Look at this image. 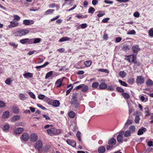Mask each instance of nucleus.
<instances>
[{
  "label": "nucleus",
  "mask_w": 153,
  "mask_h": 153,
  "mask_svg": "<svg viewBox=\"0 0 153 153\" xmlns=\"http://www.w3.org/2000/svg\"><path fill=\"white\" fill-rule=\"evenodd\" d=\"M30 30L25 29H20L14 32L13 34L15 36L21 37L27 34L30 32Z\"/></svg>",
  "instance_id": "nucleus-1"
},
{
  "label": "nucleus",
  "mask_w": 153,
  "mask_h": 153,
  "mask_svg": "<svg viewBox=\"0 0 153 153\" xmlns=\"http://www.w3.org/2000/svg\"><path fill=\"white\" fill-rule=\"evenodd\" d=\"M77 94L75 93L73 94L72 98L71 100V103L72 104L75 105L76 108L78 107L79 104L77 102Z\"/></svg>",
  "instance_id": "nucleus-2"
},
{
  "label": "nucleus",
  "mask_w": 153,
  "mask_h": 153,
  "mask_svg": "<svg viewBox=\"0 0 153 153\" xmlns=\"http://www.w3.org/2000/svg\"><path fill=\"white\" fill-rule=\"evenodd\" d=\"M57 129L55 128H52L51 129H48L47 131L48 134L51 136L55 134L56 133Z\"/></svg>",
  "instance_id": "nucleus-3"
},
{
  "label": "nucleus",
  "mask_w": 153,
  "mask_h": 153,
  "mask_svg": "<svg viewBox=\"0 0 153 153\" xmlns=\"http://www.w3.org/2000/svg\"><path fill=\"white\" fill-rule=\"evenodd\" d=\"M144 78L142 76H138L137 77L136 82L138 84H142L144 83Z\"/></svg>",
  "instance_id": "nucleus-4"
},
{
  "label": "nucleus",
  "mask_w": 153,
  "mask_h": 153,
  "mask_svg": "<svg viewBox=\"0 0 153 153\" xmlns=\"http://www.w3.org/2000/svg\"><path fill=\"white\" fill-rule=\"evenodd\" d=\"M42 147V143L41 141L40 140H38L34 145L35 148L38 150H39L41 149Z\"/></svg>",
  "instance_id": "nucleus-5"
},
{
  "label": "nucleus",
  "mask_w": 153,
  "mask_h": 153,
  "mask_svg": "<svg viewBox=\"0 0 153 153\" xmlns=\"http://www.w3.org/2000/svg\"><path fill=\"white\" fill-rule=\"evenodd\" d=\"M10 24L8 26V27L10 28H12L17 27L19 25L18 22L13 21L10 22Z\"/></svg>",
  "instance_id": "nucleus-6"
},
{
  "label": "nucleus",
  "mask_w": 153,
  "mask_h": 153,
  "mask_svg": "<svg viewBox=\"0 0 153 153\" xmlns=\"http://www.w3.org/2000/svg\"><path fill=\"white\" fill-rule=\"evenodd\" d=\"M132 49L133 52L137 54V52L140 51V49L138 45H135L132 46Z\"/></svg>",
  "instance_id": "nucleus-7"
},
{
  "label": "nucleus",
  "mask_w": 153,
  "mask_h": 153,
  "mask_svg": "<svg viewBox=\"0 0 153 153\" xmlns=\"http://www.w3.org/2000/svg\"><path fill=\"white\" fill-rule=\"evenodd\" d=\"M34 23L33 21L32 20H24L23 21V23L26 25H32Z\"/></svg>",
  "instance_id": "nucleus-8"
},
{
  "label": "nucleus",
  "mask_w": 153,
  "mask_h": 153,
  "mask_svg": "<svg viewBox=\"0 0 153 153\" xmlns=\"http://www.w3.org/2000/svg\"><path fill=\"white\" fill-rule=\"evenodd\" d=\"M38 136L35 133L32 134L30 135V140L32 141L35 142L38 139Z\"/></svg>",
  "instance_id": "nucleus-9"
},
{
  "label": "nucleus",
  "mask_w": 153,
  "mask_h": 153,
  "mask_svg": "<svg viewBox=\"0 0 153 153\" xmlns=\"http://www.w3.org/2000/svg\"><path fill=\"white\" fill-rule=\"evenodd\" d=\"M22 139L25 141L27 140L29 138V136L27 133H23L22 136Z\"/></svg>",
  "instance_id": "nucleus-10"
},
{
  "label": "nucleus",
  "mask_w": 153,
  "mask_h": 153,
  "mask_svg": "<svg viewBox=\"0 0 153 153\" xmlns=\"http://www.w3.org/2000/svg\"><path fill=\"white\" fill-rule=\"evenodd\" d=\"M66 142L68 144L73 147H75L76 146V143L73 140H71L70 139H68L66 140Z\"/></svg>",
  "instance_id": "nucleus-11"
},
{
  "label": "nucleus",
  "mask_w": 153,
  "mask_h": 153,
  "mask_svg": "<svg viewBox=\"0 0 153 153\" xmlns=\"http://www.w3.org/2000/svg\"><path fill=\"white\" fill-rule=\"evenodd\" d=\"M24 131V129L22 128L19 127L16 128L14 130V132L15 134H19L21 133Z\"/></svg>",
  "instance_id": "nucleus-12"
},
{
  "label": "nucleus",
  "mask_w": 153,
  "mask_h": 153,
  "mask_svg": "<svg viewBox=\"0 0 153 153\" xmlns=\"http://www.w3.org/2000/svg\"><path fill=\"white\" fill-rule=\"evenodd\" d=\"M20 118V116L16 115L13 116L12 117L11 120L12 122H14L19 120Z\"/></svg>",
  "instance_id": "nucleus-13"
},
{
  "label": "nucleus",
  "mask_w": 153,
  "mask_h": 153,
  "mask_svg": "<svg viewBox=\"0 0 153 153\" xmlns=\"http://www.w3.org/2000/svg\"><path fill=\"white\" fill-rule=\"evenodd\" d=\"M147 129L143 127L142 128L140 129L138 131L137 134L141 135L143 134L144 132H146Z\"/></svg>",
  "instance_id": "nucleus-14"
},
{
  "label": "nucleus",
  "mask_w": 153,
  "mask_h": 153,
  "mask_svg": "<svg viewBox=\"0 0 153 153\" xmlns=\"http://www.w3.org/2000/svg\"><path fill=\"white\" fill-rule=\"evenodd\" d=\"M9 112L7 111H6L4 112L2 117L3 119L7 118L9 117Z\"/></svg>",
  "instance_id": "nucleus-15"
},
{
  "label": "nucleus",
  "mask_w": 153,
  "mask_h": 153,
  "mask_svg": "<svg viewBox=\"0 0 153 153\" xmlns=\"http://www.w3.org/2000/svg\"><path fill=\"white\" fill-rule=\"evenodd\" d=\"M116 143V140L114 138H111L109 140L108 143L109 145H113L115 144Z\"/></svg>",
  "instance_id": "nucleus-16"
},
{
  "label": "nucleus",
  "mask_w": 153,
  "mask_h": 153,
  "mask_svg": "<svg viewBox=\"0 0 153 153\" xmlns=\"http://www.w3.org/2000/svg\"><path fill=\"white\" fill-rule=\"evenodd\" d=\"M105 148L103 146H101L99 147L98 151L99 153H103L105 151Z\"/></svg>",
  "instance_id": "nucleus-17"
},
{
  "label": "nucleus",
  "mask_w": 153,
  "mask_h": 153,
  "mask_svg": "<svg viewBox=\"0 0 153 153\" xmlns=\"http://www.w3.org/2000/svg\"><path fill=\"white\" fill-rule=\"evenodd\" d=\"M82 85L81 90L83 92H86L88 89V86L84 84H82Z\"/></svg>",
  "instance_id": "nucleus-18"
},
{
  "label": "nucleus",
  "mask_w": 153,
  "mask_h": 153,
  "mask_svg": "<svg viewBox=\"0 0 153 153\" xmlns=\"http://www.w3.org/2000/svg\"><path fill=\"white\" fill-rule=\"evenodd\" d=\"M107 87V85L104 83H102L99 85V88L101 89H104Z\"/></svg>",
  "instance_id": "nucleus-19"
},
{
  "label": "nucleus",
  "mask_w": 153,
  "mask_h": 153,
  "mask_svg": "<svg viewBox=\"0 0 153 153\" xmlns=\"http://www.w3.org/2000/svg\"><path fill=\"white\" fill-rule=\"evenodd\" d=\"M23 76L25 78H27L28 77H32L33 76V74L32 73L28 72L24 74Z\"/></svg>",
  "instance_id": "nucleus-20"
},
{
  "label": "nucleus",
  "mask_w": 153,
  "mask_h": 153,
  "mask_svg": "<svg viewBox=\"0 0 153 153\" xmlns=\"http://www.w3.org/2000/svg\"><path fill=\"white\" fill-rule=\"evenodd\" d=\"M30 40V39L28 38H25L20 40V41L22 44H24L26 43L29 42Z\"/></svg>",
  "instance_id": "nucleus-21"
},
{
  "label": "nucleus",
  "mask_w": 153,
  "mask_h": 153,
  "mask_svg": "<svg viewBox=\"0 0 153 153\" xmlns=\"http://www.w3.org/2000/svg\"><path fill=\"white\" fill-rule=\"evenodd\" d=\"M59 105L60 102L59 101L54 100L53 102L52 105L53 106L57 107L59 106Z\"/></svg>",
  "instance_id": "nucleus-22"
},
{
  "label": "nucleus",
  "mask_w": 153,
  "mask_h": 153,
  "mask_svg": "<svg viewBox=\"0 0 153 153\" xmlns=\"http://www.w3.org/2000/svg\"><path fill=\"white\" fill-rule=\"evenodd\" d=\"M119 75L120 77L124 78L126 76V74L124 71H121L119 72Z\"/></svg>",
  "instance_id": "nucleus-23"
},
{
  "label": "nucleus",
  "mask_w": 153,
  "mask_h": 153,
  "mask_svg": "<svg viewBox=\"0 0 153 153\" xmlns=\"http://www.w3.org/2000/svg\"><path fill=\"white\" fill-rule=\"evenodd\" d=\"M129 131H131V133H133L136 131V128L134 126H131L129 128Z\"/></svg>",
  "instance_id": "nucleus-24"
},
{
  "label": "nucleus",
  "mask_w": 153,
  "mask_h": 153,
  "mask_svg": "<svg viewBox=\"0 0 153 153\" xmlns=\"http://www.w3.org/2000/svg\"><path fill=\"white\" fill-rule=\"evenodd\" d=\"M62 80L60 79H58L56 82V85L57 87H60L62 84Z\"/></svg>",
  "instance_id": "nucleus-25"
},
{
  "label": "nucleus",
  "mask_w": 153,
  "mask_h": 153,
  "mask_svg": "<svg viewBox=\"0 0 153 153\" xmlns=\"http://www.w3.org/2000/svg\"><path fill=\"white\" fill-rule=\"evenodd\" d=\"M71 39V38L67 37H63L60 39L59 42H63L66 41H69Z\"/></svg>",
  "instance_id": "nucleus-26"
},
{
  "label": "nucleus",
  "mask_w": 153,
  "mask_h": 153,
  "mask_svg": "<svg viewBox=\"0 0 153 153\" xmlns=\"http://www.w3.org/2000/svg\"><path fill=\"white\" fill-rule=\"evenodd\" d=\"M146 83L147 86H150L153 85V82L151 80L149 79L147 80Z\"/></svg>",
  "instance_id": "nucleus-27"
},
{
  "label": "nucleus",
  "mask_w": 153,
  "mask_h": 153,
  "mask_svg": "<svg viewBox=\"0 0 153 153\" xmlns=\"http://www.w3.org/2000/svg\"><path fill=\"white\" fill-rule=\"evenodd\" d=\"M12 110L15 113H18L19 112V111L18 107L15 105H14L13 106Z\"/></svg>",
  "instance_id": "nucleus-28"
},
{
  "label": "nucleus",
  "mask_w": 153,
  "mask_h": 153,
  "mask_svg": "<svg viewBox=\"0 0 153 153\" xmlns=\"http://www.w3.org/2000/svg\"><path fill=\"white\" fill-rule=\"evenodd\" d=\"M131 133L130 131L127 130L124 133V136L125 137H128L131 136Z\"/></svg>",
  "instance_id": "nucleus-29"
},
{
  "label": "nucleus",
  "mask_w": 153,
  "mask_h": 153,
  "mask_svg": "<svg viewBox=\"0 0 153 153\" xmlns=\"http://www.w3.org/2000/svg\"><path fill=\"white\" fill-rule=\"evenodd\" d=\"M75 115V113L73 111H71L68 113V116L71 118H74Z\"/></svg>",
  "instance_id": "nucleus-30"
},
{
  "label": "nucleus",
  "mask_w": 153,
  "mask_h": 153,
  "mask_svg": "<svg viewBox=\"0 0 153 153\" xmlns=\"http://www.w3.org/2000/svg\"><path fill=\"white\" fill-rule=\"evenodd\" d=\"M30 40H33L34 41L33 43L34 44L39 43L41 41V39L39 38H36L32 39H30Z\"/></svg>",
  "instance_id": "nucleus-31"
},
{
  "label": "nucleus",
  "mask_w": 153,
  "mask_h": 153,
  "mask_svg": "<svg viewBox=\"0 0 153 153\" xmlns=\"http://www.w3.org/2000/svg\"><path fill=\"white\" fill-rule=\"evenodd\" d=\"M53 74L52 71H50L48 72L46 74L45 78L46 79H48L51 77Z\"/></svg>",
  "instance_id": "nucleus-32"
},
{
  "label": "nucleus",
  "mask_w": 153,
  "mask_h": 153,
  "mask_svg": "<svg viewBox=\"0 0 153 153\" xmlns=\"http://www.w3.org/2000/svg\"><path fill=\"white\" fill-rule=\"evenodd\" d=\"M145 113V116H148L150 114L149 111V108L148 107H146L144 108Z\"/></svg>",
  "instance_id": "nucleus-33"
},
{
  "label": "nucleus",
  "mask_w": 153,
  "mask_h": 153,
  "mask_svg": "<svg viewBox=\"0 0 153 153\" xmlns=\"http://www.w3.org/2000/svg\"><path fill=\"white\" fill-rule=\"evenodd\" d=\"M122 95L125 99H128L130 97L129 94L127 93H122Z\"/></svg>",
  "instance_id": "nucleus-34"
},
{
  "label": "nucleus",
  "mask_w": 153,
  "mask_h": 153,
  "mask_svg": "<svg viewBox=\"0 0 153 153\" xmlns=\"http://www.w3.org/2000/svg\"><path fill=\"white\" fill-rule=\"evenodd\" d=\"M95 11L94 9L92 7H90L88 10V12L89 13L93 14Z\"/></svg>",
  "instance_id": "nucleus-35"
},
{
  "label": "nucleus",
  "mask_w": 153,
  "mask_h": 153,
  "mask_svg": "<svg viewBox=\"0 0 153 153\" xmlns=\"http://www.w3.org/2000/svg\"><path fill=\"white\" fill-rule=\"evenodd\" d=\"M129 49L130 47H129V46L126 45H124L123 48V50L125 51H126L129 50Z\"/></svg>",
  "instance_id": "nucleus-36"
},
{
  "label": "nucleus",
  "mask_w": 153,
  "mask_h": 153,
  "mask_svg": "<svg viewBox=\"0 0 153 153\" xmlns=\"http://www.w3.org/2000/svg\"><path fill=\"white\" fill-rule=\"evenodd\" d=\"M54 10L53 9H49L47 10L45 13V15H48L50 14H52L53 13Z\"/></svg>",
  "instance_id": "nucleus-37"
},
{
  "label": "nucleus",
  "mask_w": 153,
  "mask_h": 153,
  "mask_svg": "<svg viewBox=\"0 0 153 153\" xmlns=\"http://www.w3.org/2000/svg\"><path fill=\"white\" fill-rule=\"evenodd\" d=\"M118 81L121 85L126 87L128 85L125 82L123 81L120 79H119Z\"/></svg>",
  "instance_id": "nucleus-38"
},
{
  "label": "nucleus",
  "mask_w": 153,
  "mask_h": 153,
  "mask_svg": "<svg viewBox=\"0 0 153 153\" xmlns=\"http://www.w3.org/2000/svg\"><path fill=\"white\" fill-rule=\"evenodd\" d=\"M19 97L20 99L22 100H25L26 98L25 95L21 93L19 94Z\"/></svg>",
  "instance_id": "nucleus-39"
},
{
  "label": "nucleus",
  "mask_w": 153,
  "mask_h": 153,
  "mask_svg": "<svg viewBox=\"0 0 153 153\" xmlns=\"http://www.w3.org/2000/svg\"><path fill=\"white\" fill-rule=\"evenodd\" d=\"M85 65L87 67L90 66L91 64V61H87L84 62Z\"/></svg>",
  "instance_id": "nucleus-40"
},
{
  "label": "nucleus",
  "mask_w": 153,
  "mask_h": 153,
  "mask_svg": "<svg viewBox=\"0 0 153 153\" xmlns=\"http://www.w3.org/2000/svg\"><path fill=\"white\" fill-rule=\"evenodd\" d=\"M99 85V83L97 82H94L93 83L92 86L93 88H97Z\"/></svg>",
  "instance_id": "nucleus-41"
},
{
  "label": "nucleus",
  "mask_w": 153,
  "mask_h": 153,
  "mask_svg": "<svg viewBox=\"0 0 153 153\" xmlns=\"http://www.w3.org/2000/svg\"><path fill=\"white\" fill-rule=\"evenodd\" d=\"M107 88V90L109 91H113L114 90V87L112 85H109Z\"/></svg>",
  "instance_id": "nucleus-42"
},
{
  "label": "nucleus",
  "mask_w": 153,
  "mask_h": 153,
  "mask_svg": "<svg viewBox=\"0 0 153 153\" xmlns=\"http://www.w3.org/2000/svg\"><path fill=\"white\" fill-rule=\"evenodd\" d=\"M117 139L118 142H121L123 139V136H120V135H118L117 137Z\"/></svg>",
  "instance_id": "nucleus-43"
},
{
  "label": "nucleus",
  "mask_w": 153,
  "mask_h": 153,
  "mask_svg": "<svg viewBox=\"0 0 153 153\" xmlns=\"http://www.w3.org/2000/svg\"><path fill=\"white\" fill-rule=\"evenodd\" d=\"M81 134V133L79 132L78 131L77 132V134H76V136L78 139V140L79 141H81V139L80 138V135Z\"/></svg>",
  "instance_id": "nucleus-44"
},
{
  "label": "nucleus",
  "mask_w": 153,
  "mask_h": 153,
  "mask_svg": "<svg viewBox=\"0 0 153 153\" xmlns=\"http://www.w3.org/2000/svg\"><path fill=\"white\" fill-rule=\"evenodd\" d=\"M105 14L104 12H103L102 11H99V13L97 14V16L98 17H100L102 16L103 15Z\"/></svg>",
  "instance_id": "nucleus-45"
},
{
  "label": "nucleus",
  "mask_w": 153,
  "mask_h": 153,
  "mask_svg": "<svg viewBox=\"0 0 153 153\" xmlns=\"http://www.w3.org/2000/svg\"><path fill=\"white\" fill-rule=\"evenodd\" d=\"M25 124V123L23 122H19L18 123H16V125L17 126H24Z\"/></svg>",
  "instance_id": "nucleus-46"
},
{
  "label": "nucleus",
  "mask_w": 153,
  "mask_h": 153,
  "mask_svg": "<svg viewBox=\"0 0 153 153\" xmlns=\"http://www.w3.org/2000/svg\"><path fill=\"white\" fill-rule=\"evenodd\" d=\"M13 17H14V19H13V20L15 21V20H16L17 21H18L20 20V18L18 15H14L13 16Z\"/></svg>",
  "instance_id": "nucleus-47"
},
{
  "label": "nucleus",
  "mask_w": 153,
  "mask_h": 153,
  "mask_svg": "<svg viewBox=\"0 0 153 153\" xmlns=\"http://www.w3.org/2000/svg\"><path fill=\"white\" fill-rule=\"evenodd\" d=\"M9 44L10 45H11L14 48H16L18 46V44H16L12 42H10V43H9Z\"/></svg>",
  "instance_id": "nucleus-48"
},
{
  "label": "nucleus",
  "mask_w": 153,
  "mask_h": 153,
  "mask_svg": "<svg viewBox=\"0 0 153 153\" xmlns=\"http://www.w3.org/2000/svg\"><path fill=\"white\" fill-rule=\"evenodd\" d=\"M128 82L130 84L133 83L134 82V79L132 78H130L128 80Z\"/></svg>",
  "instance_id": "nucleus-49"
},
{
  "label": "nucleus",
  "mask_w": 153,
  "mask_h": 153,
  "mask_svg": "<svg viewBox=\"0 0 153 153\" xmlns=\"http://www.w3.org/2000/svg\"><path fill=\"white\" fill-rule=\"evenodd\" d=\"M116 89L118 92H123L124 91L123 89L120 87H117L116 88Z\"/></svg>",
  "instance_id": "nucleus-50"
},
{
  "label": "nucleus",
  "mask_w": 153,
  "mask_h": 153,
  "mask_svg": "<svg viewBox=\"0 0 153 153\" xmlns=\"http://www.w3.org/2000/svg\"><path fill=\"white\" fill-rule=\"evenodd\" d=\"M98 70L102 72H105L106 73H108V70L107 69H98Z\"/></svg>",
  "instance_id": "nucleus-51"
},
{
  "label": "nucleus",
  "mask_w": 153,
  "mask_h": 153,
  "mask_svg": "<svg viewBox=\"0 0 153 153\" xmlns=\"http://www.w3.org/2000/svg\"><path fill=\"white\" fill-rule=\"evenodd\" d=\"M6 105L5 103L3 101L0 100V107L2 108Z\"/></svg>",
  "instance_id": "nucleus-52"
},
{
  "label": "nucleus",
  "mask_w": 153,
  "mask_h": 153,
  "mask_svg": "<svg viewBox=\"0 0 153 153\" xmlns=\"http://www.w3.org/2000/svg\"><path fill=\"white\" fill-rule=\"evenodd\" d=\"M9 125L8 124H6L4 126L3 128V130L4 131L7 130L9 128Z\"/></svg>",
  "instance_id": "nucleus-53"
},
{
  "label": "nucleus",
  "mask_w": 153,
  "mask_h": 153,
  "mask_svg": "<svg viewBox=\"0 0 153 153\" xmlns=\"http://www.w3.org/2000/svg\"><path fill=\"white\" fill-rule=\"evenodd\" d=\"M140 100L142 101H144L145 102H146L148 100V99L147 98H145L144 96H141V97H140Z\"/></svg>",
  "instance_id": "nucleus-54"
},
{
  "label": "nucleus",
  "mask_w": 153,
  "mask_h": 153,
  "mask_svg": "<svg viewBox=\"0 0 153 153\" xmlns=\"http://www.w3.org/2000/svg\"><path fill=\"white\" fill-rule=\"evenodd\" d=\"M140 120V118L137 115L136 116L135 119V122L136 123H138L139 121Z\"/></svg>",
  "instance_id": "nucleus-55"
},
{
  "label": "nucleus",
  "mask_w": 153,
  "mask_h": 153,
  "mask_svg": "<svg viewBox=\"0 0 153 153\" xmlns=\"http://www.w3.org/2000/svg\"><path fill=\"white\" fill-rule=\"evenodd\" d=\"M28 93L31 97L34 99H35L36 98L35 96L33 93L31 92H29Z\"/></svg>",
  "instance_id": "nucleus-56"
},
{
  "label": "nucleus",
  "mask_w": 153,
  "mask_h": 153,
  "mask_svg": "<svg viewBox=\"0 0 153 153\" xmlns=\"http://www.w3.org/2000/svg\"><path fill=\"white\" fill-rule=\"evenodd\" d=\"M87 27V25L86 23L82 24L81 25V27L82 29H84Z\"/></svg>",
  "instance_id": "nucleus-57"
},
{
  "label": "nucleus",
  "mask_w": 153,
  "mask_h": 153,
  "mask_svg": "<svg viewBox=\"0 0 153 153\" xmlns=\"http://www.w3.org/2000/svg\"><path fill=\"white\" fill-rule=\"evenodd\" d=\"M38 97L39 99L43 100L45 97V96L43 94H40L39 95Z\"/></svg>",
  "instance_id": "nucleus-58"
},
{
  "label": "nucleus",
  "mask_w": 153,
  "mask_h": 153,
  "mask_svg": "<svg viewBox=\"0 0 153 153\" xmlns=\"http://www.w3.org/2000/svg\"><path fill=\"white\" fill-rule=\"evenodd\" d=\"M135 33V32L134 30H132L128 32L127 34H134Z\"/></svg>",
  "instance_id": "nucleus-59"
},
{
  "label": "nucleus",
  "mask_w": 153,
  "mask_h": 153,
  "mask_svg": "<svg viewBox=\"0 0 153 153\" xmlns=\"http://www.w3.org/2000/svg\"><path fill=\"white\" fill-rule=\"evenodd\" d=\"M11 82V81L10 79L9 78L7 79L5 81V82L6 83L9 85H10Z\"/></svg>",
  "instance_id": "nucleus-60"
},
{
  "label": "nucleus",
  "mask_w": 153,
  "mask_h": 153,
  "mask_svg": "<svg viewBox=\"0 0 153 153\" xmlns=\"http://www.w3.org/2000/svg\"><path fill=\"white\" fill-rule=\"evenodd\" d=\"M140 15L139 13L138 12H136L134 13L133 16L134 17H138Z\"/></svg>",
  "instance_id": "nucleus-61"
},
{
  "label": "nucleus",
  "mask_w": 153,
  "mask_h": 153,
  "mask_svg": "<svg viewBox=\"0 0 153 153\" xmlns=\"http://www.w3.org/2000/svg\"><path fill=\"white\" fill-rule=\"evenodd\" d=\"M132 62L134 63H136L137 61L136 60V57L135 56H134V55H132Z\"/></svg>",
  "instance_id": "nucleus-62"
},
{
  "label": "nucleus",
  "mask_w": 153,
  "mask_h": 153,
  "mask_svg": "<svg viewBox=\"0 0 153 153\" xmlns=\"http://www.w3.org/2000/svg\"><path fill=\"white\" fill-rule=\"evenodd\" d=\"M132 122V121L131 120H127L126 122V123L125 124L126 125L128 124L130 125L131 124Z\"/></svg>",
  "instance_id": "nucleus-63"
},
{
  "label": "nucleus",
  "mask_w": 153,
  "mask_h": 153,
  "mask_svg": "<svg viewBox=\"0 0 153 153\" xmlns=\"http://www.w3.org/2000/svg\"><path fill=\"white\" fill-rule=\"evenodd\" d=\"M149 34L151 36H153V30L152 29H150L149 31Z\"/></svg>",
  "instance_id": "nucleus-64"
}]
</instances>
